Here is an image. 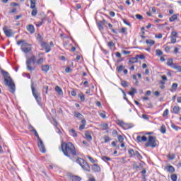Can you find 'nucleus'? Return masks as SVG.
Returning a JSON list of instances; mask_svg holds the SVG:
<instances>
[{
	"label": "nucleus",
	"instance_id": "f257e3e1",
	"mask_svg": "<svg viewBox=\"0 0 181 181\" xmlns=\"http://www.w3.org/2000/svg\"><path fill=\"white\" fill-rule=\"evenodd\" d=\"M62 151L65 156L71 159L74 156H77V151H76V146L71 142H62L61 144Z\"/></svg>",
	"mask_w": 181,
	"mask_h": 181
},
{
	"label": "nucleus",
	"instance_id": "f03ea898",
	"mask_svg": "<svg viewBox=\"0 0 181 181\" xmlns=\"http://www.w3.org/2000/svg\"><path fill=\"white\" fill-rule=\"evenodd\" d=\"M0 71L4 78L5 86H8L10 93H15V83H13V81H12V78H11V75H9V73L2 69V68L1 67H0Z\"/></svg>",
	"mask_w": 181,
	"mask_h": 181
},
{
	"label": "nucleus",
	"instance_id": "7ed1b4c3",
	"mask_svg": "<svg viewBox=\"0 0 181 181\" xmlns=\"http://www.w3.org/2000/svg\"><path fill=\"white\" fill-rule=\"evenodd\" d=\"M18 46H21V50L23 52V53H30V52H32V45L26 42H25L24 40H21L17 42Z\"/></svg>",
	"mask_w": 181,
	"mask_h": 181
},
{
	"label": "nucleus",
	"instance_id": "20e7f679",
	"mask_svg": "<svg viewBox=\"0 0 181 181\" xmlns=\"http://www.w3.org/2000/svg\"><path fill=\"white\" fill-rule=\"evenodd\" d=\"M36 64V57L35 55L31 56L30 58H28L26 60V66L27 70L28 71H33L35 70V67L33 66V64Z\"/></svg>",
	"mask_w": 181,
	"mask_h": 181
},
{
	"label": "nucleus",
	"instance_id": "39448f33",
	"mask_svg": "<svg viewBox=\"0 0 181 181\" xmlns=\"http://www.w3.org/2000/svg\"><path fill=\"white\" fill-rule=\"evenodd\" d=\"M76 163L80 165L81 166L82 169L83 170H86V172H91V168L88 165V163H86V161L83 158H78L76 160Z\"/></svg>",
	"mask_w": 181,
	"mask_h": 181
},
{
	"label": "nucleus",
	"instance_id": "423d86ee",
	"mask_svg": "<svg viewBox=\"0 0 181 181\" xmlns=\"http://www.w3.org/2000/svg\"><path fill=\"white\" fill-rule=\"evenodd\" d=\"M34 84L35 83L33 82L31 83V90L33 95L36 100L37 103H40V101H42V98H40V93H39V92H37V90H36V88L33 87Z\"/></svg>",
	"mask_w": 181,
	"mask_h": 181
},
{
	"label": "nucleus",
	"instance_id": "0eeeda50",
	"mask_svg": "<svg viewBox=\"0 0 181 181\" xmlns=\"http://www.w3.org/2000/svg\"><path fill=\"white\" fill-rule=\"evenodd\" d=\"M156 137L153 136H148V141L146 143L145 146L146 148L151 146V148H156Z\"/></svg>",
	"mask_w": 181,
	"mask_h": 181
},
{
	"label": "nucleus",
	"instance_id": "6e6552de",
	"mask_svg": "<svg viewBox=\"0 0 181 181\" xmlns=\"http://www.w3.org/2000/svg\"><path fill=\"white\" fill-rule=\"evenodd\" d=\"M3 32L6 37H12V36L15 35L13 30L10 29V28L6 25L3 28Z\"/></svg>",
	"mask_w": 181,
	"mask_h": 181
},
{
	"label": "nucleus",
	"instance_id": "1a4fd4ad",
	"mask_svg": "<svg viewBox=\"0 0 181 181\" xmlns=\"http://www.w3.org/2000/svg\"><path fill=\"white\" fill-rule=\"evenodd\" d=\"M41 47L46 51V53H49L52 50L50 45L46 42H41Z\"/></svg>",
	"mask_w": 181,
	"mask_h": 181
},
{
	"label": "nucleus",
	"instance_id": "9d476101",
	"mask_svg": "<svg viewBox=\"0 0 181 181\" xmlns=\"http://www.w3.org/2000/svg\"><path fill=\"white\" fill-rule=\"evenodd\" d=\"M38 147L40 152H42V153H45V152H46V148H45V144H43L42 139H40L38 141Z\"/></svg>",
	"mask_w": 181,
	"mask_h": 181
},
{
	"label": "nucleus",
	"instance_id": "9b49d317",
	"mask_svg": "<svg viewBox=\"0 0 181 181\" xmlns=\"http://www.w3.org/2000/svg\"><path fill=\"white\" fill-rule=\"evenodd\" d=\"M26 29L28 32H30V33L33 34L35 33V26L32 24H29L27 25Z\"/></svg>",
	"mask_w": 181,
	"mask_h": 181
},
{
	"label": "nucleus",
	"instance_id": "f8f14e48",
	"mask_svg": "<svg viewBox=\"0 0 181 181\" xmlns=\"http://www.w3.org/2000/svg\"><path fill=\"white\" fill-rule=\"evenodd\" d=\"M136 140L138 141V142H146V141H148V139L146 136H137Z\"/></svg>",
	"mask_w": 181,
	"mask_h": 181
},
{
	"label": "nucleus",
	"instance_id": "ddd939ff",
	"mask_svg": "<svg viewBox=\"0 0 181 181\" xmlns=\"http://www.w3.org/2000/svg\"><path fill=\"white\" fill-rule=\"evenodd\" d=\"M92 170L93 172H100L101 171V168H100V166L97 164H93L92 165Z\"/></svg>",
	"mask_w": 181,
	"mask_h": 181
},
{
	"label": "nucleus",
	"instance_id": "4468645a",
	"mask_svg": "<svg viewBox=\"0 0 181 181\" xmlns=\"http://www.w3.org/2000/svg\"><path fill=\"white\" fill-rule=\"evenodd\" d=\"M74 115L76 118H78V119H83V118H84V116L78 112H74Z\"/></svg>",
	"mask_w": 181,
	"mask_h": 181
},
{
	"label": "nucleus",
	"instance_id": "2eb2a0df",
	"mask_svg": "<svg viewBox=\"0 0 181 181\" xmlns=\"http://www.w3.org/2000/svg\"><path fill=\"white\" fill-rule=\"evenodd\" d=\"M50 70V66L49 64H46L42 66V71H44V73H47Z\"/></svg>",
	"mask_w": 181,
	"mask_h": 181
},
{
	"label": "nucleus",
	"instance_id": "dca6fc26",
	"mask_svg": "<svg viewBox=\"0 0 181 181\" xmlns=\"http://www.w3.org/2000/svg\"><path fill=\"white\" fill-rule=\"evenodd\" d=\"M179 111H180V107L179 106H174L171 112H173V114H179Z\"/></svg>",
	"mask_w": 181,
	"mask_h": 181
},
{
	"label": "nucleus",
	"instance_id": "f3484780",
	"mask_svg": "<svg viewBox=\"0 0 181 181\" xmlns=\"http://www.w3.org/2000/svg\"><path fill=\"white\" fill-rule=\"evenodd\" d=\"M85 138L87 141H93V136H91V134H90V132H88L85 133Z\"/></svg>",
	"mask_w": 181,
	"mask_h": 181
},
{
	"label": "nucleus",
	"instance_id": "a211bd4d",
	"mask_svg": "<svg viewBox=\"0 0 181 181\" xmlns=\"http://www.w3.org/2000/svg\"><path fill=\"white\" fill-rule=\"evenodd\" d=\"M55 91L58 93L59 95H63V90H62L59 86L55 87Z\"/></svg>",
	"mask_w": 181,
	"mask_h": 181
},
{
	"label": "nucleus",
	"instance_id": "6ab92c4d",
	"mask_svg": "<svg viewBox=\"0 0 181 181\" xmlns=\"http://www.w3.org/2000/svg\"><path fill=\"white\" fill-rule=\"evenodd\" d=\"M166 170H168V172H170V173H173V172H175V168L172 165H168L167 167H165Z\"/></svg>",
	"mask_w": 181,
	"mask_h": 181
},
{
	"label": "nucleus",
	"instance_id": "aec40b11",
	"mask_svg": "<svg viewBox=\"0 0 181 181\" xmlns=\"http://www.w3.org/2000/svg\"><path fill=\"white\" fill-rule=\"evenodd\" d=\"M137 91L136 89L134 88H131V91L129 92V95H132V97H134L135 94H136Z\"/></svg>",
	"mask_w": 181,
	"mask_h": 181
},
{
	"label": "nucleus",
	"instance_id": "412c9836",
	"mask_svg": "<svg viewBox=\"0 0 181 181\" xmlns=\"http://www.w3.org/2000/svg\"><path fill=\"white\" fill-rule=\"evenodd\" d=\"M31 9L36 8V0H30Z\"/></svg>",
	"mask_w": 181,
	"mask_h": 181
},
{
	"label": "nucleus",
	"instance_id": "4be33fe9",
	"mask_svg": "<svg viewBox=\"0 0 181 181\" xmlns=\"http://www.w3.org/2000/svg\"><path fill=\"white\" fill-rule=\"evenodd\" d=\"M97 25H98V28L100 32H101V30H104V27H103V24L101 21H98L97 23Z\"/></svg>",
	"mask_w": 181,
	"mask_h": 181
},
{
	"label": "nucleus",
	"instance_id": "5701e85b",
	"mask_svg": "<svg viewBox=\"0 0 181 181\" xmlns=\"http://www.w3.org/2000/svg\"><path fill=\"white\" fill-rule=\"evenodd\" d=\"M121 86L122 87H129V83H128L127 81H121Z\"/></svg>",
	"mask_w": 181,
	"mask_h": 181
},
{
	"label": "nucleus",
	"instance_id": "b1692460",
	"mask_svg": "<svg viewBox=\"0 0 181 181\" xmlns=\"http://www.w3.org/2000/svg\"><path fill=\"white\" fill-rule=\"evenodd\" d=\"M69 132L71 133V136L74 138H77V132H76V130L74 129H71V130H69Z\"/></svg>",
	"mask_w": 181,
	"mask_h": 181
},
{
	"label": "nucleus",
	"instance_id": "393cba45",
	"mask_svg": "<svg viewBox=\"0 0 181 181\" xmlns=\"http://www.w3.org/2000/svg\"><path fill=\"white\" fill-rule=\"evenodd\" d=\"M172 69H175V70H177L178 71H181V66H178L176 64H173V65L172 66Z\"/></svg>",
	"mask_w": 181,
	"mask_h": 181
},
{
	"label": "nucleus",
	"instance_id": "a878e982",
	"mask_svg": "<svg viewBox=\"0 0 181 181\" xmlns=\"http://www.w3.org/2000/svg\"><path fill=\"white\" fill-rule=\"evenodd\" d=\"M160 131L161 134H166V127L165 126V124H163L160 127Z\"/></svg>",
	"mask_w": 181,
	"mask_h": 181
},
{
	"label": "nucleus",
	"instance_id": "bb28decb",
	"mask_svg": "<svg viewBox=\"0 0 181 181\" xmlns=\"http://www.w3.org/2000/svg\"><path fill=\"white\" fill-rule=\"evenodd\" d=\"M72 181H81V177L76 176V175H74L71 177Z\"/></svg>",
	"mask_w": 181,
	"mask_h": 181
},
{
	"label": "nucleus",
	"instance_id": "cd10ccee",
	"mask_svg": "<svg viewBox=\"0 0 181 181\" xmlns=\"http://www.w3.org/2000/svg\"><path fill=\"white\" fill-rule=\"evenodd\" d=\"M128 153H129V155H130V156H135V151H134V149L132 148H129L128 150Z\"/></svg>",
	"mask_w": 181,
	"mask_h": 181
},
{
	"label": "nucleus",
	"instance_id": "c85d7f7f",
	"mask_svg": "<svg viewBox=\"0 0 181 181\" xmlns=\"http://www.w3.org/2000/svg\"><path fill=\"white\" fill-rule=\"evenodd\" d=\"M134 156H136V158H137V159H139V160H141V159H142V156L138 151H135Z\"/></svg>",
	"mask_w": 181,
	"mask_h": 181
},
{
	"label": "nucleus",
	"instance_id": "c756f323",
	"mask_svg": "<svg viewBox=\"0 0 181 181\" xmlns=\"http://www.w3.org/2000/svg\"><path fill=\"white\" fill-rule=\"evenodd\" d=\"M173 59H168L167 61V66H170V67H172V66H173Z\"/></svg>",
	"mask_w": 181,
	"mask_h": 181
},
{
	"label": "nucleus",
	"instance_id": "7c9ffc66",
	"mask_svg": "<svg viewBox=\"0 0 181 181\" xmlns=\"http://www.w3.org/2000/svg\"><path fill=\"white\" fill-rule=\"evenodd\" d=\"M146 43L147 45H150L151 46H153V45H155V41H153L152 40H146Z\"/></svg>",
	"mask_w": 181,
	"mask_h": 181
},
{
	"label": "nucleus",
	"instance_id": "2f4dec72",
	"mask_svg": "<svg viewBox=\"0 0 181 181\" xmlns=\"http://www.w3.org/2000/svg\"><path fill=\"white\" fill-rule=\"evenodd\" d=\"M177 19V16L176 14H174L173 16H171L169 19L170 22H175Z\"/></svg>",
	"mask_w": 181,
	"mask_h": 181
},
{
	"label": "nucleus",
	"instance_id": "473e14b6",
	"mask_svg": "<svg viewBox=\"0 0 181 181\" xmlns=\"http://www.w3.org/2000/svg\"><path fill=\"white\" fill-rule=\"evenodd\" d=\"M129 63H138V57H133L129 59Z\"/></svg>",
	"mask_w": 181,
	"mask_h": 181
},
{
	"label": "nucleus",
	"instance_id": "72a5a7b5",
	"mask_svg": "<svg viewBox=\"0 0 181 181\" xmlns=\"http://www.w3.org/2000/svg\"><path fill=\"white\" fill-rule=\"evenodd\" d=\"M99 115H100V117H101V118H103V119L107 118V116L105 115V111L99 112Z\"/></svg>",
	"mask_w": 181,
	"mask_h": 181
},
{
	"label": "nucleus",
	"instance_id": "f704fd0d",
	"mask_svg": "<svg viewBox=\"0 0 181 181\" xmlns=\"http://www.w3.org/2000/svg\"><path fill=\"white\" fill-rule=\"evenodd\" d=\"M172 181H177V175L176 174L171 175Z\"/></svg>",
	"mask_w": 181,
	"mask_h": 181
},
{
	"label": "nucleus",
	"instance_id": "c9c22d12",
	"mask_svg": "<svg viewBox=\"0 0 181 181\" xmlns=\"http://www.w3.org/2000/svg\"><path fill=\"white\" fill-rule=\"evenodd\" d=\"M122 70H124V65H120L117 67V71H118V73H121Z\"/></svg>",
	"mask_w": 181,
	"mask_h": 181
},
{
	"label": "nucleus",
	"instance_id": "e433bc0d",
	"mask_svg": "<svg viewBox=\"0 0 181 181\" xmlns=\"http://www.w3.org/2000/svg\"><path fill=\"white\" fill-rule=\"evenodd\" d=\"M78 97H79L81 101H86V97L84 96V94L80 93L78 95Z\"/></svg>",
	"mask_w": 181,
	"mask_h": 181
},
{
	"label": "nucleus",
	"instance_id": "4c0bfd02",
	"mask_svg": "<svg viewBox=\"0 0 181 181\" xmlns=\"http://www.w3.org/2000/svg\"><path fill=\"white\" fill-rule=\"evenodd\" d=\"M32 16H36L37 15V9L33 8V11L31 12Z\"/></svg>",
	"mask_w": 181,
	"mask_h": 181
},
{
	"label": "nucleus",
	"instance_id": "58836bf2",
	"mask_svg": "<svg viewBox=\"0 0 181 181\" xmlns=\"http://www.w3.org/2000/svg\"><path fill=\"white\" fill-rule=\"evenodd\" d=\"M101 159H102V160H104V162H107L108 160H111L110 158L107 157L105 156H102Z\"/></svg>",
	"mask_w": 181,
	"mask_h": 181
},
{
	"label": "nucleus",
	"instance_id": "ea45409f",
	"mask_svg": "<svg viewBox=\"0 0 181 181\" xmlns=\"http://www.w3.org/2000/svg\"><path fill=\"white\" fill-rule=\"evenodd\" d=\"M156 56H162V54H163V52L160 49H156Z\"/></svg>",
	"mask_w": 181,
	"mask_h": 181
},
{
	"label": "nucleus",
	"instance_id": "a19ab883",
	"mask_svg": "<svg viewBox=\"0 0 181 181\" xmlns=\"http://www.w3.org/2000/svg\"><path fill=\"white\" fill-rule=\"evenodd\" d=\"M175 158H176V156L175 154L168 155V159H170V160H173L175 159Z\"/></svg>",
	"mask_w": 181,
	"mask_h": 181
},
{
	"label": "nucleus",
	"instance_id": "79ce46f5",
	"mask_svg": "<svg viewBox=\"0 0 181 181\" xmlns=\"http://www.w3.org/2000/svg\"><path fill=\"white\" fill-rule=\"evenodd\" d=\"M37 40L38 42H40L41 43L43 42V37L40 34H37Z\"/></svg>",
	"mask_w": 181,
	"mask_h": 181
},
{
	"label": "nucleus",
	"instance_id": "37998d69",
	"mask_svg": "<svg viewBox=\"0 0 181 181\" xmlns=\"http://www.w3.org/2000/svg\"><path fill=\"white\" fill-rule=\"evenodd\" d=\"M117 139H118L119 142H120L121 144H122L124 142V137L121 135H119L117 136Z\"/></svg>",
	"mask_w": 181,
	"mask_h": 181
},
{
	"label": "nucleus",
	"instance_id": "c03bdc74",
	"mask_svg": "<svg viewBox=\"0 0 181 181\" xmlns=\"http://www.w3.org/2000/svg\"><path fill=\"white\" fill-rule=\"evenodd\" d=\"M107 46H108V47H114V46H115V44L114 43L113 41H110L107 43Z\"/></svg>",
	"mask_w": 181,
	"mask_h": 181
},
{
	"label": "nucleus",
	"instance_id": "a18cd8bd",
	"mask_svg": "<svg viewBox=\"0 0 181 181\" xmlns=\"http://www.w3.org/2000/svg\"><path fill=\"white\" fill-rule=\"evenodd\" d=\"M133 169H136V170H138L139 169V166L136 163V162L133 163Z\"/></svg>",
	"mask_w": 181,
	"mask_h": 181
},
{
	"label": "nucleus",
	"instance_id": "49530a36",
	"mask_svg": "<svg viewBox=\"0 0 181 181\" xmlns=\"http://www.w3.org/2000/svg\"><path fill=\"white\" fill-rule=\"evenodd\" d=\"M136 19H139V21H142L144 19V17L140 14H136Z\"/></svg>",
	"mask_w": 181,
	"mask_h": 181
},
{
	"label": "nucleus",
	"instance_id": "de8ad7c7",
	"mask_svg": "<svg viewBox=\"0 0 181 181\" xmlns=\"http://www.w3.org/2000/svg\"><path fill=\"white\" fill-rule=\"evenodd\" d=\"M43 64V58H40L37 62V64H38L39 66H40V64Z\"/></svg>",
	"mask_w": 181,
	"mask_h": 181
},
{
	"label": "nucleus",
	"instance_id": "09e8293b",
	"mask_svg": "<svg viewBox=\"0 0 181 181\" xmlns=\"http://www.w3.org/2000/svg\"><path fill=\"white\" fill-rule=\"evenodd\" d=\"M172 88L173 90H176L177 89V83H173Z\"/></svg>",
	"mask_w": 181,
	"mask_h": 181
},
{
	"label": "nucleus",
	"instance_id": "8fccbe9b",
	"mask_svg": "<svg viewBox=\"0 0 181 181\" xmlns=\"http://www.w3.org/2000/svg\"><path fill=\"white\" fill-rule=\"evenodd\" d=\"M171 36H172L173 37L177 38V33H176L175 31H173V32L171 33Z\"/></svg>",
	"mask_w": 181,
	"mask_h": 181
},
{
	"label": "nucleus",
	"instance_id": "3c124183",
	"mask_svg": "<svg viewBox=\"0 0 181 181\" xmlns=\"http://www.w3.org/2000/svg\"><path fill=\"white\" fill-rule=\"evenodd\" d=\"M169 114V110L166 109L163 114V117H168V115Z\"/></svg>",
	"mask_w": 181,
	"mask_h": 181
},
{
	"label": "nucleus",
	"instance_id": "603ef678",
	"mask_svg": "<svg viewBox=\"0 0 181 181\" xmlns=\"http://www.w3.org/2000/svg\"><path fill=\"white\" fill-rule=\"evenodd\" d=\"M88 159H89V160L91 163H94L95 162V160H94V158L90 156H88Z\"/></svg>",
	"mask_w": 181,
	"mask_h": 181
},
{
	"label": "nucleus",
	"instance_id": "864d4df0",
	"mask_svg": "<svg viewBox=\"0 0 181 181\" xmlns=\"http://www.w3.org/2000/svg\"><path fill=\"white\" fill-rule=\"evenodd\" d=\"M171 43H176V37L170 36Z\"/></svg>",
	"mask_w": 181,
	"mask_h": 181
},
{
	"label": "nucleus",
	"instance_id": "5fc2aeb1",
	"mask_svg": "<svg viewBox=\"0 0 181 181\" xmlns=\"http://www.w3.org/2000/svg\"><path fill=\"white\" fill-rule=\"evenodd\" d=\"M136 57L137 59H141V60H144V59H145V55L144 54L137 55Z\"/></svg>",
	"mask_w": 181,
	"mask_h": 181
},
{
	"label": "nucleus",
	"instance_id": "6e6d98bb",
	"mask_svg": "<svg viewBox=\"0 0 181 181\" xmlns=\"http://www.w3.org/2000/svg\"><path fill=\"white\" fill-rule=\"evenodd\" d=\"M102 128L103 129L105 130V129H108V124H105L102 125Z\"/></svg>",
	"mask_w": 181,
	"mask_h": 181
},
{
	"label": "nucleus",
	"instance_id": "4d7b16f0",
	"mask_svg": "<svg viewBox=\"0 0 181 181\" xmlns=\"http://www.w3.org/2000/svg\"><path fill=\"white\" fill-rule=\"evenodd\" d=\"M104 141H105V143L107 144V142H108V141H110V136H105L104 137Z\"/></svg>",
	"mask_w": 181,
	"mask_h": 181
},
{
	"label": "nucleus",
	"instance_id": "13d9d810",
	"mask_svg": "<svg viewBox=\"0 0 181 181\" xmlns=\"http://www.w3.org/2000/svg\"><path fill=\"white\" fill-rule=\"evenodd\" d=\"M171 127L173 128V129H175V131H178L179 130V127L175 125V124H172Z\"/></svg>",
	"mask_w": 181,
	"mask_h": 181
},
{
	"label": "nucleus",
	"instance_id": "bf43d9fd",
	"mask_svg": "<svg viewBox=\"0 0 181 181\" xmlns=\"http://www.w3.org/2000/svg\"><path fill=\"white\" fill-rule=\"evenodd\" d=\"M156 37L157 39H162L163 35H162V34L159 33V34H158V35H156Z\"/></svg>",
	"mask_w": 181,
	"mask_h": 181
},
{
	"label": "nucleus",
	"instance_id": "052dcab7",
	"mask_svg": "<svg viewBox=\"0 0 181 181\" xmlns=\"http://www.w3.org/2000/svg\"><path fill=\"white\" fill-rule=\"evenodd\" d=\"M121 33H125L127 32V28H122L120 30Z\"/></svg>",
	"mask_w": 181,
	"mask_h": 181
},
{
	"label": "nucleus",
	"instance_id": "680f3d73",
	"mask_svg": "<svg viewBox=\"0 0 181 181\" xmlns=\"http://www.w3.org/2000/svg\"><path fill=\"white\" fill-rule=\"evenodd\" d=\"M165 51L167 53H169V52H170V47H169L168 46L165 47Z\"/></svg>",
	"mask_w": 181,
	"mask_h": 181
},
{
	"label": "nucleus",
	"instance_id": "e2e57ef3",
	"mask_svg": "<svg viewBox=\"0 0 181 181\" xmlns=\"http://www.w3.org/2000/svg\"><path fill=\"white\" fill-rule=\"evenodd\" d=\"M84 128H86V125H84V124H81L79 127L80 131H83V129H84Z\"/></svg>",
	"mask_w": 181,
	"mask_h": 181
},
{
	"label": "nucleus",
	"instance_id": "0e129e2a",
	"mask_svg": "<svg viewBox=\"0 0 181 181\" xmlns=\"http://www.w3.org/2000/svg\"><path fill=\"white\" fill-rule=\"evenodd\" d=\"M10 6H18V3L11 2V3L10 4Z\"/></svg>",
	"mask_w": 181,
	"mask_h": 181
},
{
	"label": "nucleus",
	"instance_id": "69168bd1",
	"mask_svg": "<svg viewBox=\"0 0 181 181\" xmlns=\"http://www.w3.org/2000/svg\"><path fill=\"white\" fill-rule=\"evenodd\" d=\"M71 95H72L73 97H76V95H77V93H76V91L72 90L71 92Z\"/></svg>",
	"mask_w": 181,
	"mask_h": 181
},
{
	"label": "nucleus",
	"instance_id": "338daca9",
	"mask_svg": "<svg viewBox=\"0 0 181 181\" xmlns=\"http://www.w3.org/2000/svg\"><path fill=\"white\" fill-rule=\"evenodd\" d=\"M161 78H162V80H163L164 81H168V78H167L166 76H165V75H163V76H161Z\"/></svg>",
	"mask_w": 181,
	"mask_h": 181
},
{
	"label": "nucleus",
	"instance_id": "774afa93",
	"mask_svg": "<svg viewBox=\"0 0 181 181\" xmlns=\"http://www.w3.org/2000/svg\"><path fill=\"white\" fill-rule=\"evenodd\" d=\"M71 70V69H70V67H67V68H66L65 71H66V73H70Z\"/></svg>",
	"mask_w": 181,
	"mask_h": 181
}]
</instances>
